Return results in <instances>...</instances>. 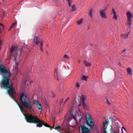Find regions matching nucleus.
I'll list each match as a JSON object with an SVG mask.
<instances>
[{
  "label": "nucleus",
  "mask_w": 133,
  "mask_h": 133,
  "mask_svg": "<svg viewBox=\"0 0 133 133\" xmlns=\"http://www.w3.org/2000/svg\"><path fill=\"white\" fill-rule=\"evenodd\" d=\"M85 97L83 95H82L81 96L80 98V99L82 101V105L83 107L84 108V109L86 110H88V108L87 106V105L85 104L84 103L85 100Z\"/></svg>",
  "instance_id": "nucleus-7"
},
{
  "label": "nucleus",
  "mask_w": 133,
  "mask_h": 133,
  "mask_svg": "<svg viewBox=\"0 0 133 133\" xmlns=\"http://www.w3.org/2000/svg\"><path fill=\"white\" fill-rule=\"evenodd\" d=\"M112 12L114 13V14H116V12L115 11V10L114 9L112 8Z\"/></svg>",
  "instance_id": "nucleus-35"
},
{
  "label": "nucleus",
  "mask_w": 133,
  "mask_h": 133,
  "mask_svg": "<svg viewBox=\"0 0 133 133\" xmlns=\"http://www.w3.org/2000/svg\"><path fill=\"white\" fill-rule=\"evenodd\" d=\"M63 84L61 83L58 87V90L59 91L61 90L63 88Z\"/></svg>",
  "instance_id": "nucleus-19"
},
{
  "label": "nucleus",
  "mask_w": 133,
  "mask_h": 133,
  "mask_svg": "<svg viewBox=\"0 0 133 133\" xmlns=\"http://www.w3.org/2000/svg\"><path fill=\"white\" fill-rule=\"evenodd\" d=\"M106 10V9L105 8L100 10L99 11V15L102 18H107V16L105 12Z\"/></svg>",
  "instance_id": "nucleus-8"
},
{
  "label": "nucleus",
  "mask_w": 133,
  "mask_h": 133,
  "mask_svg": "<svg viewBox=\"0 0 133 133\" xmlns=\"http://www.w3.org/2000/svg\"><path fill=\"white\" fill-rule=\"evenodd\" d=\"M20 99L22 106L25 108L31 109L32 108V104H36L37 107L39 110L42 109L41 104L39 103L37 101H34L32 104L31 102L29 100L24 93H22L21 95Z\"/></svg>",
  "instance_id": "nucleus-2"
},
{
  "label": "nucleus",
  "mask_w": 133,
  "mask_h": 133,
  "mask_svg": "<svg viewBox=\"0 0 133 133\" xmlns=\"http://www.w3.org/2000/svg\"><path fill=\"white\" fill-rule=\"evenodd\" d=\"M16 48L14 46H12L10 49V52L11 54L13 53V52L15 50Z\"/></svg>",
  "instance_id": "nucleus-18"
},
{
  "label": "nucleus",
  "mask_w": 133,
  "mask_h": 133,
  "mask_svg": "<svg viewBox=\"0 0 133 133\" xmlns=\"http://www.w3.org/2000/svg\"><path fill=\"white\" fill-rule=\"evenodd\" d=\"M84 63L85 64V66L87 67L88 66H90L91 65L90 63H89L86 61H84Z\"/></svg>",
  "instance_id": "nucleus-15"
},
{
  "label": "nucleus",
  "mask_w": 133,
  "mask_h": 133,
  "mask_svg": "<svg viewBox=\"0 0 133 133\" xmlns=\"http://www.w3.org/2000/svg\"><path fill=\"white\" fill-rule=\"evenodd\" d=\"M129 35V32H127V34H122L121 35V37L124 39H126L128 37Z\"/></svg>",
  "instance_id": "nucleus-12"
},
{
  "label": "nucleus",
  "mask_w": 133,
  "mask_h": 133,
  "mask_svg": "<svg viewBox=\"0 0 133 133\" xmlns=\"http://www.w3.org/2000/svg\"><path fill=\"white\" fill-rule=\"evenodd\" d=\"M54 78L55 79L57 80H59V79L58 78V75L57 74V69L55 70V71L54 72Z\"/></svg>",
  "instance_id": "nucleus-13"
},
{
  "label": "nucleus",
  "mask_w": 133,
  "mask_h": 133,
  "mask_svg": "<svg viewBox=\"0 0 133 133\" xmlns=\"http://www.w3.org/2000/svg\"><path fill=\"white\" fill-rule=\"evenodd\" d=\"M18 51H19L20 52H21V51H19V50H18Z\"/></svg>",
  "instance_id": "nucleus-45"
},
{
  "label": "nucleus",
  "mask_w": 133,
  "mask_h": 133,
  "mask_svg": "<svg viewBox=\"0 0 133 133\" xmlns=\"http://www.w3.org/2000/svg\"><path fill=\"white\" fill-rule=\"evenodd\" d=\"M126 51V49H124L122 51V53H123V52H125V51Z\"/></svg>",
  "instance_id": "nucleus-37"
},
{
  "label": "nucleus",
  "mask_w": 133,
  "mask_h": 133,
  "mask_svg": "<svg viewBox=\"0 0 133 133\" xmlns=\"http://www.w3.org/2000/svg\"><path fill=\"white\" fill-rule=\"evenodd\" d=\"M77 91H76V92H75V94H77Z\"/></svg>",
  "instance_id": "nucleus-43"
},
{
  "label": "nucleus",
  "mask_w": 133,
  "mask_h": 133,
  "mask_svg": "<svg viewBox=\"0 0 133 133\" xmlns=\"http://www.w3.org/2000/svg\"><path fill=\"white\" fill-rule=\"evenodd\" d=\"M87 79V77L85 76H83L82 78V79L83 80H86Z\"/></svg>",
  "instance_id": "nucleus-28"
},
{
  "label": "nucleus",
  "mask_w": 133,
  "mask_h": 133,
  "mask_svg": "<svg viewBox=\"0 0 133 133\" xmlns=\"http://www.w3.org/2000/svg\"><path fill=\"white\" fill-rule=\"evenodd\" d=\"M58 132H60L59 131H58Z\"/></svg>",
  "instance_id": "nucleus-47"
},
{
  "label": "nucleus",
  "mask_w": 133,
  "mask_h": 133,
  "mask_svg": "<svg viewBox=\"0 0 133 133\" xmlns=\"http://www.w3.org/2000/svg\"><path fill=\"white\" fill-rule=\"evenodd\" d=\"M85 118L86 119L87 124L90 128L88 129L84 126L81 125L79 126V128L81 129L82 133H90L92 129L91 127L94 126V124L92 121V119L89 114L86 113Z\"/></svg>",
  "instance_id": "nucleus-3"
},
{
  "label": "nucleus",
  "mask_w": 133,
  "mask_h": 133,
  "mask_svg": "<svg viewBox=\"0 0 133 133\" xmlns=\"http://www.w3.org/2000/svg\"><path fill=\"white\" fill-rule=\"evenodd\" d=\"M73 117L74 118V117L75 116H74V115H73Z\"/></svg>",
  "instance_id": "nucleus-46"
},
{
  "label": "nucleus",
  "mask_w": 133,
  "mask_h": 133,
  "mask_svg": "<svg viewBox=\"0 0 133 133\" xmlns=\"http://www.w3.org/2000/svg\"><path fill=\"white\" fill-rule=\"evenodd\" d=\"M83 19L82 18L80 20H78L77 21V23L78 24L80 25L83 22Z\"/></svg>",
  "instance_id": "nucleus-20"
},
{
  "label": "nucleus",
  "mask_w": 133,
  "mask_h": 133,
  "mask_svg": "<svg viewBox=\"0 0 133 133\" xmlns=\"http://www.w3.org/2000/svg\"><path fill=\"white\" fill-rule=\"evenodd\" d=\"M67 1L68 2V3H69V5L70 7L71 3L72 1H71V0H67Z\"/></svg>",
  "instance_id": "nucleus-30"
},
{
  "label": "nucleus",
  "mask_w": 133,
  "mask_h": 133,
  "mask_svg": "<svg viewBox=\"0 0 133 133\" xmlns=\"http://www.w3.org/2000/svg\"><path fill=\"white\" fill-rule=\"evenodd\" d=\"M78 62L79 63L80 62V61L79 60H78Z\"/></svg>",
  "instance_id": "nucleus-44"
},
{
  "label": "nucleus",
  "mask_w": 133,
  "mask_h": 133,
  "mask_svg": "<svg viewBox=\"0 0 133 133\" xmlns=\"http://www.w3.org/2000/svg\"><path fill=\"white\" fill-rule=\"evenodd\" d=\"M127 71L128 74L130 75L132 74V70L129 67L127 69Z\"/></svg>",
  "instance_id": "nucleus-16"
},
{
  "label": "nucleus",
  "mask_w": 133,
  "mask_h": 133,
  "mask_svg": "<svg viewBox=\"0 0 133 133\" xmlns=\"http://www.w3.org/2000/svg\"><path fill=\"white\" fill-rule=\"evenodd\" d=\"M25 115V119L27 122L37 123L36 126L37 127H41L43 124V122L40 120L37 116H34L31 114Z\"/></svg>",
  "instance_id": "nucleus-4"
},
{
  "label": "nucleus",
  "mask_w": 133,
  "mask_h": 133,
  "mask_svg": "<svg viewBox=\"0 0 133 133\" xmlns=\"http://www.w3.org/2000/svg\"><path fill=\"white\" fill-rule=\"evenodd\" d=\"M40 44V49L42 51H43V50L42 48V47L43 46V43L42 41H41Z\"/></svg>",
  "instance_id": "nucleus-25"
},
{
  "label": "nucleus",
  "mask_w": 133,
  "mask_h": 133,
  "mask_svg": "<svg viewBox=\"0 0 133 133\" xmlns=\"http://www.w3.org/2000/svg\"><path fill=\"white\" fill-rule=\"evenodd\" d=\"M0 75L2 77L6 76L10 77L12 75V74L6 69L5 66L0 65Z\"/></svg>",
  "instance_id": "nucleus-5"
},
{
  "label": "nucleus",
  "mask_w": 133,
  "mask_h": 133,
  "mask_svg": "<svg viewBox=\"0 0 133 133\" xmlns=\"http://www.w3.org/2000/svg\"><path fill=\"white\" fill-rule=\"evenodd\" d=\"M127 23L129 25V27L130 28L132 23L131 19L133 17V15L129 11L127 12Z\"/></svg>",
  "instance_id": "nucleus-6"
},
{
  "label": "nucleus",
  "mask_w": 133,
  "mask_h": 133,
  "mask_svg": "<svg viewBox=\"0 0 133 133\" xmlns=\"http://www.w3.org/2000/svg\"><path fill=\"white\" fill-rule=\"evenodd\" d=\"M41 39L39 38V37L34 36L33 39V42L35 43V44H37L40 42L41 43Z\"/></svg>",
  "instance_id": "nucleus-9"
},
{
  "label": "nucleus",
  "mask_w": 133,
  "mask_h": 133,
  "mask_svg": "<svg viewBox=\"0 0 133 133\" xmlns=\"http://www.w3.org/2000/svg\"><path fill=\"white\" fill-rule=\"evenodd\" d=\"M64 57L66 58V59H69V57H68L67 56V55L66 54H65V55L64 56Z\"/></svg>",
  "instance_id": "nucleus-32"
},
{
  "label": "nucleus",
  "mask_w": 133,
  "mask_h": 133,
  "mask_svg": "<svg viewBox=\"0 0 133 133\" xmlns=\"http://www.w3.org/2000/svg\"><path fill=\"white\" fill-rule=\"evenodd\" d=\"M71 8H72V11H75L76 9V7L74 5H72L71 6Z\"/></svg>",
  "instance_id": "nucleus-21"
},
{
  "label": "nucleus",
  "mask_w": 133,
  "mask_h": 133,
  "mask_svg": "<svg viewBox=\"0 0 133 133\" xmlns=\"http://www.w3.org/2000/svg\"><path fill=\"white\" fill-rule=\"evenodd\" d=\"M75 105L74 104L73 105V106L71 108V109L69 110V111L70 113L72 115V113L73 112V111L75 109Z\"/></svg>",
  "instance_id": "nucleus-17"
},
{
  "label": "nucleus",
  "mask_w": 133,
  "mask_h": 133,
  "mask_svg": "<svg viewBox=\"0 0 133 133\" xmlns=\"http://www.w3.org/2000/svg\"><path fill=\"white\" fill-rule=\"evenodd\" d=\"M16 22H14L12 23V24L11 25V26L10 28V29H11L12 28H13L14 26L16 24Z\"/></svg>",
  "instance_id": "nucleus-24"
},
{
  "label": "nucleus",
  "mask_w": 133,
  "mask_h": 133,
  "mask_svg": "<svg viewBox=\"0 0 133 133\" xmlns=\"http://www.w3.org/2000/svg\"><path fill=\"white\" fill-rule=\"evenodd\" d=\"M113 17L114 19L116 20L117 19V16L116 14H114V15L113 16Z\"/></svg>",
  "instance_id": "nucleus-29"
},
{
  "label": "nucleus",
  "mask_w": 133,
  "mask_h": 133,
  "mask_svg": "<svg viewBox=\"0 0 133 133\" xmlns=\"http://www.w3.org/2000/svg\"><path fill=\"white\" fill-rule=\"evenodd\" d=\"M15 64H16V69L17 68V67L18 65V62H16Z\"/></svg>",
  "instance_id": "nucleus-34"
},
{
  "label": "nucleus",
  "mask_w": 133,
  "mask_h": 133,
  "mask_svg": "<svg viewBox=\"0 0 133 133\" xmlns=\"http://www.w3.org/2000/svg\"><path fill=\"white\" fill-rule=\"evenodd\" d=\"M50 95L51 97H54L55 96V95L54 92L52 91L51 92L50 94Z\"/></svg>",
  "instance_id": "nucleus-22"
},
{
  "label": "nucleus",
  "mask_w": 133,
  "mask_h": 133,
  "mask_svg": "<svg viewBox=\"0 0 133 133\" xmlns=\"http://www.w3.org/2000/svg\"><path fill=\"white\" fill-rule=\"evenodd\" d=\"M7 76L3 77L1 81L0 82V85H2L4 89L7 90L8 94L17 104L21 110L22 111L23 108L20 105L18 101L15 99L13 95L15 94L16 92L15 88L13 87L12 85L10 84V77Z\"/></svg>",
  "instance_id": "nucleus-1"
},
{
  "label": "nucleus",
  "mask_w": 133,
  "mask_h": 133,
  "mask_svg": "<svg viewBox=\"0 0 133 133\" xmlns=\"http://www.w3.org/2000/svg\"><path fill=\"white\" fill-rule=\"evenodd\" d=\"M43 125L45 127L50 128L51 130L52 129V127L50 126V125L46 123L43 122Z\"/></svg>",
  "instance_id": "nucleus-14"
},
{
  "label": "nucleus",
  "mask_w": 133,
  "mask_h": 133,
  "mask_svg": "<svg viewBox=\"0 0 133 133\" xmlns=\"http://www.w3.org/2000/svg\"><path fill=\"white\" fill-rule=\"evenodd\" d=\"M16 55H18V54H17V51L16 52Z\"/></svg>",
  "instance_id": "nucleus-41"
},
{
  "label": "nucleus",
  "mask_w": 133,
  "mask_h": 133,
  "mask_svg": "<svg viewBox=\"0 0 133 133\" xmlns=\"http://www.w3.org/2000/svg\"><path fill=\"white\" fill-rule=\"evenodd\" d=\"M108 123V121L104 122L103 123V128L104 129V133H108L107 131L106 130L107 127V126H105V125L107 124Z\"/></svg>",
  "instance_id": "nucleus-11"
},
{
  "label": "nucleus",
  "mask_w": 133,
  "mask_h": 133,
  "mask_svg": "<svg viewBox=\"0 0 133 133\" xmlns=\"http://www.w3.org/2000/svg\"><path fill=\"white\" fill-rule=\"evenodd\" d=\"M16 58H17V56L16 55V56H15V59H14V60L15 61Z\"/></svg>",
  "instance_id": "nucleus-39"
},
{
  "label": "nucleus",
  "mask_w": 133,
  "mask_h": 133,
  "mask_svg": "<svg viewBox=\"0 0 133 133\" xmlns=\"http://www.w3.org/2000/svg\"><path fill=\"white\" fill-rule=\"evenodd\" d=\"M117 133V132L115 131H114V133Z\"/></svg>",
  "instance_id": "nucleus-42"
},
{
  "label": "nucleus",
  "mask_w": 133,
  "mask_h": 133,
  "mask_svg": "<svg viewBox=\"0 0 133 133\" xmlns=\"http://www.w3.org/2000/svg\"><path fill=\"white\" fill-rule=\"evenodd\" d=\"M92 9H91L90 10L89 12V15L91 18H92Z\"/></svg>",
  "instance_id": "nucleus-23"
},
{
  "label": "nucleus",
  "mask_w": 133,
  "mask_h": 133,
  "mask_svg": "<svg viewBox=\"0 0 133 133\" xmlns=\"http://www.w3.org/2000/svg\"><path fill=\"white\" fill-rule=\"evenodd\" d=\"M75 87L76 88H78V89H79V88L80 87V85H79V84L77 82L76 84L75 85Z\"/></svg>",
  "instance_id": "nucleus-27"
},
{
  "label": "nucleus",
  "mask_w": 133,
  "mask_h": 133,
  "mask_svg": "<svg viewBox=\"0 0 133 133\" xmlns=\"http://www.w3.org/2000/svg\"><path fill=\"white\" fill-rule=\"evenodd\" d=\"M117 125H118V123H117Z\"/></svg>",
  "instance_id": "nucleus-48"
},
{
  "label": "nucleus",
  "mask_w": 133,
  "mask_h": 133,
  "mask_svg": "<svg viewBox=\"0 0 133 133\" xmlns=\"http://www.w3.org/2000/svg\"><path fill=\"white\" fill-rule=\"evenodd\" d=\"M110 119V122H111V124L110 125V127H111V128L112 127V125L113 124V119H112L111 118H108L107 119Z\"/></svg>",
  "instance_id": "nucleus-26"
},
{
  "label": "nucleus",
  "mask_w": 133,
  "mask_h": 133,
  "mask_svg": "<svg viewBox=\"0 0 133 133\" xmlns=\"http://www.w3.org/2000/svg\"><path fill=\"white\" fill-rule=\"evenodd\" d=\"M82 101L80 100V101L78 98L76 97L75 101L74 102V104L76 105V106H80L82 104Z\"/></svg>",
  "instance_id": "nucleus-10"
},
{
  "label": "nucleus",
  "mask_w": 133,
  "mask_h": 133,
  "mask_svg": "<svg viewBox=\"0 0 133 133\" xmlns=\"http://www.w3.org/2000/svg\"><path fill=\"white\" fill-rule=\"evenodd\" d=\"M63 99L62 98V99H61V100L60 101V102H59V103L60 104H61L63 102Z\"/></svg>",
  "instance_id": "nucleus-33"
},
{
  "label": "nucleus",
  "mask_w": 133,
  "mask_h": 133,
  "mask_svg": "<svg viewBox=\"0 0 133 133\" xmlns=\"http://www.w3.org/2000/svg\"><path fill=\"white\" fill-rule=\"evenodd\" d=\"M112 130H113L112 128V127H111L110 128V131H112Z\"/></svg>",
  "instance_id": "nucleus-40"
},
{
  "label": "nucleus",
  "mask_w": 133,
  "mask_h": 133,
  "mask_svg": "<svg viewBox=\"0 0 133 133\" xmlns=\"http://www.w3.org/2000/svg\"><path fill=\"white\" fill-rule=\"evenodd\" d=\"M107 102L108 104L109 105H110V103L109 102L108 100V99H107Z\"/></svg>",
  "instance_id": "nucleus-38"
},
{
  "label": "nucleus",
  "mask_w": 133,
  "mask_h": 133,
  "mask_svg": "<svg viewBox=\"0 0 133 133\" xmlns=\"http://www.w3.org/2000/svg\"><path fill=\"white\" fill-rule=\"evenodd\" d=\"M123 128V129H124V130L125 131H127L125 128H124V127H122V132H123V130H122V128Z\"/></svg>",
  "instance_id": "nucleus-36"
},
{
  "label": "nucleus",
  "mask_w": 133,
  "mask_h": 133,
  "mask_svg": "<svg viewBox=\"0 0 133 133\" xmlns=\"http://www.w3.org/2000/svg\"><path fill=\"white\" fill-rule=\"evenodd\" d=\"M69 97H68L64 101V104H65L67 102V101L69 100Z\"/></svg>",
  "instance_id": "nucleus-31"
}]
</instances>
